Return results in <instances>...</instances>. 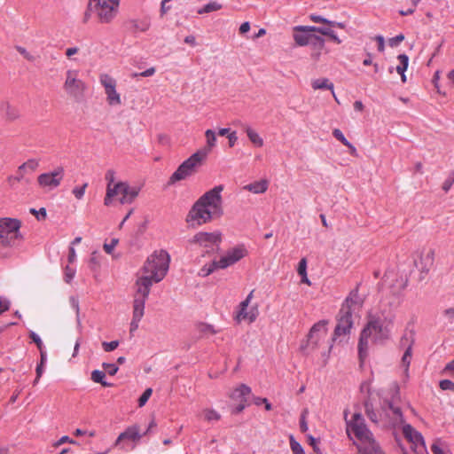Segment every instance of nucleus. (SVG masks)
Instances as JSON below:
<instances>
[{
    "mask_svg": "<svg viewBox=\"0 0 454 454\" xmlns=\"http://www.w3.org/2000/svg\"><path fill=\"white\" fill-rule=\"evenodd\" d=\"M103 367L106 371V372L111 376H114V374H116V372H118V369H119L118 366H116L114 364L104 363Z\"/></svg>",
    "mask_w": 454,
    "mask_h": 454,
    "instance_id": "nucleus-47",
    "label": "nucleus"
},
{
    "mask_svg": "<svg viewBox=\"0 0 454 454\" xmlns=\"http://www.w3.org/2000/svg\"><path fill=\"white\" fill-rule=\"evenodd\" d=\"M66 78L63 83L65 92L73 98H78L83 95L87 87L85 82L79 78V71L69 69L66 72Z\"/></svg>",
    "mask_w": 454,
    "mask_h": 454,
    "instance_id": "nucleus-12",
    "label": "nucleus"
},
{
    "mask_svg": "<svg viewBox=\"0 0 454 454\" xmlns=\"http://www.w3.org/2000/svg\"><path fill=\"white\" fill-rule=\"evenodd\" d=\"M223 185H216L196 200L185 218L190 227L201 226L223 215Z\"/></svg>",
    "mask_w": 454,
    "mask_h": 454,
    "instance_id": "nucleus-2",
    "label": "nucleus"
},
{
    "mask_svg": "<svg viewBox=\"0 0 454 454\" xmlns=\"http://www.w3.org/2000/svg\"><path fill=\"white\" fill-rule=\"evenodd\" d=\"M248 252L244 245L236 246L229 249L219 260L218 267L226 269L247 255Z\"/></svg>",
    "mask_w": 454,
    "mask_h": 454,
    "instance_id": "nucleus-17",
    "label": "nucleus"
},
{
    "mask_svg": "<svg viewBox=\"0 0 454 454\" xmlns=\"http://www.w3.org/2000/svg\"><path fill=\"white\" fill-rule=\"evenodd\" d=\"M87 187H88V184L87 183L83 184L82 186H75L72 190V193L74 194V196L77 200H82V197L84 196V193H85V191H86Z\"/></svg>",
    "mask_w": 454,
    "mask_h": 454,
    "instance_id": "nucleus-35",
    "label": "nucleus"
},
{
    "mask_svg": "<svg viewBox=\"0 0 454 454\" xmlns=\"http://www.w3.org/2000/svg\"><path fill=\"white\" fill-rule=\"evenodd\" d=\"M347 434L350 439L352 434L356 439V445L360 454H384L379 444L376 442L372 432L367 428L364 419L360 413H354L350 420L347 419Z\"/></svg>",
    "mask_w": 454,
    "mask_h": 454,
    "instance_id": "nucleus-4",
    "label": "nucleus"
},
{
    "mask_svg": "<svg viewBox=\"0 0 454 454\" xmlns=\"http://www.w3.org/2000/svg\"><path fill=\"white\" fill-rule=\"evenodd\" d=\"M331 26H328L327 27H314L313 26V28L311 30H314V32H317L323 35H326L328 36L331 32L333 31L330 27Z\"/></svg>",
    "mask_w": 454,
    "mask_h": 454,
    "instance_id": "nucleus-48",
    "label": "nucleus"
},
{
    "mask_svg": "<svg viewBox=\"0 0 454 454\" xmlns=\"http://www.w3.org/2000/svg\"><path fill=\"white\" fill-rule=\"evenodd\" d=\"M140 190V186L129 185L126 182H117L114 185L106 187L104 204L110 206L114 199L121 204H131L138 196Z\"/></svg>",
    "mask_w": 454,
    "mask_h": 454,
    "instance_id": "nucleus-8",
    "label": "nucleus"
},
{
    "mask_svg": "<svg viewBox=\"0 0 454 454\" xmlns=\"http://www.w3.org/2000/svg\"><path fill=\"white\" fill-rule=\"evenodd\" d=\"M197 331L203 335H214L217 333L214 326L206 323H200L196 325Z\"/></svg>",
    "mask_w": 454,
    "mask_h": 454,
    "instance_id": "nucleus-32",
    "label": "nucleus"
},
{
    "mask_svg": "<svg viewBox=\"0 0 454 454\" xmlns=\"http://www.w3.org/2000/svg\"><path fill=\"white\" fill-rule=\"evenodd\" d=\"M6 115L9 120L13 121L19 118L20 114L16 108L8 106Z\"/></svg>",
    "mask_w": 454,
    "mask_h": 454,
    "instance_id": "nucleus-51",
    "label": "nucleus"
},
{
    "mask_svg": "<svg viewBox=\"0 0 454 454\" xmlns=\"http://www.w3.org/2000/svg\"><path fill=\"white\" fill-rule=\"evenodd\" d=\"M431 450L434 454H445L442 449V443L439 439L435 440L431 445Z\"/></svg>",
    "mask_w": 454,
    "mask_h": 454,
    "instance_id": "nucleus-39",
    "label": "nucleus"
},
{
    "mask_svg": "<svg viewBox=\"0 0 454 454\" xmlns=\"http://www.w3.org/2000/svg\"><path fill=\"white\" fill-rule=\"evenodd\" d=\"M397 59L399 61V64L395 67L396 72L401 75L402 82H405L406 76L404 74V72L406 71L409 65V58L405 54H400L397 57Z\"/></svg>",
    "mask_w": 454,
    "mask_h": 454,
    "instance_id": "nucleus-26",
    "label": "nucleus"
},
{
    "mask_svg": "<svg viewBox=\"0 0 454 454\" xmlns=\"http://www.w3.org/2000/svg\"><path fill=\"white\" fill-rule=\"evenodd\" d=\"M327 324L328 322L326 320H321L317 323H316L310 329L307 343L303 347L304 349L308 350H315L317 348L321 346L323 341L327 337Z\"/></svg>",
    "mask_w": 454,
    "mask_h": 454,
    "instance_id": "nucleus-13",
    "label": "nucleus"
},
{
    "mask_svg": "<svg viewBox=\"0 0 454 454\" xmlns=\"http://www.w3.org/2000/svg\"><path fill=\"white\" fill-rule=\"evenodd\" d=\"M375 40H376V41H377V43H378V50H379L380 51H381V52H382V51H384V49H385V41H384L383 36H381V35H377V36L375 37Z\"/></svg>",
    "mask_w": 454,
    "mask_h": 454,
    "instance_id": "nucleus-62",
    "label": "nucleus"
},
{
    "mask_svg": "<svg viewBox=\"0 0 454 454\" xmlns=\"http://www.w3.org/2000/svg\"><path fill=\"white\" fill-rule=\"evenodd\" d=\"M308 439H309V445L312 446L314 451L317 452V454H321L319 452L318 441L311 435H309Z\"/></svg>",
    "mask_w": 454,
    "mask_h": 454,
    "instance_id": "nucleus-57",
    "label": "nucleus"
},
{
    "mask_svg": "<svg viewBox=\"0 0 454 454\" xmlns=\"http://www.w3.org/2000/svg\"><path fill=\"white\" fill-rule=\"evenodd\" d=\"M118 243V239H113L110 243H105L103 246L104 251L108 254H112Z\"/></svg>",
    "mask_w": 454,
    "mask_h": 454,
    "instance_id": "nucleus-37",
    "label": "nucleus"
},
{
    "mask_svg": "<svg viewBox=\"0 0 454 454\" xmlns=\"http://www.w3.org/2000/svg\"><path fill=\"white\" fill-rule=\"evenodd\" d=\"M205 137H206V146L203 149L198 150L197 152H206V158H207V154L211 152V150L216 145V136H215V133L214 130L207 129L205 131Z\"/></svg>",
    "mask_w": 454,
    "mask_h": 454,
    "instance_id": "nucleus-25",
    "label": "nucleus"
},
{
    "mask_svg": "<svg viewBox=\"0 0 454 454\" xmlns=\"http://www.w3.org/2000/svg\"><path fill=\"white\" fill-rule=\"evenodd\" d=\"M65 176L63 167H57L52 171L40 174L36 182L41 190L49 192L57 189L62 183Z\"/></svg>",
    "mask_w": 454,
    "mask_h": 454,
    "instance_id": "nucleus-11",
    "label": "nucleus"
},
{
    "mask_svg": "<svg viewBox=\"0 0 454 454\" xmlns=\"http://www.w3.org/2000/svg\"><path fill=\"white\" fill-rule=\"evenodd\" d=\"M250 393L251 388L248 386L240 384L230 394V398L236 404L234 409L235 413H239L245 409L247 403V396Z\"/></svg>",
    "mask_w": 454,
    "mask_h": 454,
    "instance_id": "nucleus-19",
    "label": "nucleus"
},
{
    "mask_svg": "<svg viewBox=\"0 0 454 454\" xmlns=\"http://www.w3.org/2000/svg\"><path fill=\"white\" fill-rule=\"evenodd\" d=\"M269 187V182L265 179L255 181L244 186V189L254 194L264 193Z\"/></svg>",
    "mask_w": 454,
    "mask_h": 454,
    "instance_id": "nucleus-24",
    "label": "nucleus"
},
{
    "mask_svg": "<svg viewBox=\"0 0 454 454\" xmlns=\"http://www.w3.org/2000/svg\"><path fill=\"white\" fill-rule=\"evenodd\" d=\"M351 326V313L349 310H345V306H342L340 310L338 324L334 330V339L341 335H346L349 332Z\"/></svg>",
    "mask_w": 454,
    "mask_h": 454,
    "instance_id": "nucleus-20",
    "label": "nucleus"
},
{
    "mask_svg": "<svg viewBox=\"0 0 454 454\" xmlns=\"http://www.w3.org/2000/svg\"><path fill=\"white\" fill-rule=\"evenodd\" d=\"M306 411L301 414L300 427L302 432H306L308 430V424L305 420Z\"/></svg>",
    "mask_w": 454,
    "mask_h": 454,
    "instance_id": "nucleus-63",
    "label": "nucleus"
},
{
    "mask_svg": "<svg viewBox=\"0 0 454 454\" xmlns=\"http://www.w3.org/2000/svg\"><path fill=\"white\" fill-rule=\"evenodd\" d=\"M403 40H404L403 35H398L389 39L388 43L391 47H395V46L398 45Z\"/></svg>",
    "mask_w": 454,
    "mask_h": 454,
    "instance_id": "nucleus-56",
    "label": "nucleus"
},
{
    "mask_svg": "<svg viewBox=\"0 0 454 454\" xmlns=\"http://www.w3.org/2000/svg\"><path fill=\"white\" fill-rule=\"evenodd\" d=\"M78 52H79L78 47L67 48L66 50V56L70 59L72 56L77 54Z\"/></svg>",
    "mask_w": 454,
    "mask_h": 454,
    "instance_id": "nucleus-64",
    "label": "nucleus"
},
{
    "mask_svg": "<svg viewBox=\"0 0 454 454\" xmlns=\"http://www.w3.org/2000/svg\"><path fill=\"white\" fill-rule=\"evenodd\" d=\"M392 326V318L371 319L361 333L358 343V350L360 356H362L363 354L365 353V351L367 350L369 339H371L372 341L376 342L378 340H382L388 338Z\"/></svg>",
    "mask_w": 454,
    "mask_h": 454,
    "instance_id": "nucleus-5",
    "label": "nucleus"
},
{
    "mask_svg": "<svg viewBox=\"0 0 454 454\" xmlns=\"http://www.w3.org/2000/svg\"><path fill=\"white\" fill-rule=\"evenodd\" d=\"M216 269H220L218 267V260L217 261H213L211 263L204 265L200 270L199 274H200V276L207 277V276L210 275Z\"/></svg>",
    "mask_w": 454,
    "mask_h": 454,
    "instance_id": "nucleus-33",
    "label": "nucleus"
},
{
    "mask_svg": "<svg viewBox=\"0 0 454 454\" xmlns=\"http://www.w3.org/2000/svg\"><path fill=\"white\" fill-rule=\"evenodd\" d=\"M333 135L337 140H339L344 145H348V141L346 139L343 133L339 129H333Z\"/></svg>",
    "mask_w": 454,
    "mask_h": 454,
    "instance_id": "nucleus-49",
    "label": "nucleus"
},
{
    "mask_svg": "<svg viewBox=\"0 0 454 454\" xmlns=\"http://www.w3.org/2000/svg\"><path fill=\"white\" fill-rule=\"evenodd\" d=\"M221 242L222 234L219 231H200L188 240L190 245L197 246L205 254L217 251Z\"/></svg>",
    "mask_w": 454,
    "mask_h": 454,
    "instance_id": "nucleus-10",
    "label": "nucleus"
},
{
    "mask_svg": "<svg viewBox=\"0 0 454 454\" xmlns=\"http://www.w3.org/2000/svg\"><path fill=\"white\" fill-rule=\"evenodd\" d=\"M206 160V152H196L185 160L172 174L169 183L174 184L194 175Z\"/></svg>",
    "mask_w": 454,
    "mask_h": 454,
    "instance_id": "nucleus-9",
    "label": "nucleus"
},
{
    "mask_svg": "<svg viewBox=\"0 0 454 454\" xmlns=\"http://www.w3.org/2000/svg\"><path fill=\"white\" fill-rule=\"evenodd\" d=\"M439 386L442 390H450L454 392V382L450 380H441Z\"/></svg>",
    "mask_w": 454,
    "mask_h": 454,
    "instance_id": "nucleus-43",
    "label": "nucleus"
},
{
    "mask_svg": "<svg viewBox=\"0 0 454 454\" xmlns=\"http://www.w3.org/2000/svg\"><path fill=\"white\" fill-rule=\"evenodd\" d=\"M10 303L8 301L0 297V314L9 309Z\"/></svg>",
    "mask_w": 454,
    "mask_h": 454,
    "instance_id": "nucleus-61",
    "label": "nucleus"
},
{
    "mask_svg": "<svg viewBox=\"0 0 454 454\" xmlns=\"http://www.w3.org/2000/svg\"><path fill=\"white\" fill-rule=\"evenodd\" d=\"M21 223L18 219L4 217L0 219V253L4 248L20 246L23 241L20 233Z\"/></svg>",
    "mask_w": 454,
    "mask_h": 454,
    "instance_id": "nucleus-7",
    "label": "nucleus"
},
{
    "mask_svg": "<svg viewBox=\"0 0 454 454\" xmlns=\"http://www.w3.org/2000/svg\"><path fill=\"white\" fill-rule=\"evenodd\" d=\"M434 262V251L433 249H422L414 260L415 267L421 274H427Z\"/></svg>",
    "mask_w": 454,
    "mask_h": 454,
    "instance_id": "nucleus-18",
    "label": "nucleus"
},
{
    "mask_svg": "<svg viewBox=\"0 0 454 454\" xmlns=\"http://www.w3.org/2000/svg\"><path fill=\"white\" fill-rule=\"evenodd\" d=\"M311 87L313 90H333V83L327 78H319L311 81Z\"/></svg>",
    "mask_w": 454,
    "mask_h": 454,
    "instance_id": "nucleus-28",
    "label": "nucleus"
},
{
    "mask_svg": "<svg viewBox=\"0 0 454 454\" xmlns=\"http://www.w3.org/2000/svg\"><path fill=\"white\" fill-rule=\"evenodd\" d=\"M70 443V444H76V441L73 440L72 438H70L69 436L67 435H64L62 436L59 440H58L57 442H55L52 446L54 448H58L59 447L60 445L64 444V443Z\"/></svg>",
    "mask_w": 454,
    "mask_h": 454,
    "instance_id": "nucleus-41",
    "label": "nucleus"
},
{
    "mask_svg": "<svg viewBox=\"0 0 454 454\" xmlns=\"http://www.w3.org/2000/svg\"><path fill=\"white\" fill-rule=\"evenodd\" d=\"M75 276V269L70 266H67L64 271V279L67 283H70Z\"/></svg>",
    "mask_w": 454,
    "mask_h": 454,
    "instance_id": "nucleus-36",
    "label": "nucleus"
},
{
    "mask_svg": "<svg viewBox=\"0 0 454 454\" xmlns=\"http://www.w3.org/2000/svg\"><path fill=\"white\" fill-rule=\"evenodd\" d=\"M222 7L223 6L221 4H219L215 1H212V2H209L208 4H207L206 5H204L202 8L199 9L198 13L204 14V13L216 12V11L221 10Z\"/></svg>",
    "mask_w": 454,
    "mask_h": 454,
    "instance_id": "nucleus-30",
    "label": "nucleus"
},
{
    "mask_svg": "<svg viewBox=\"0 0 454 454\" xmlns=\"http://www.w3.org/2000/svg\"><path fill=\"white\" fill-rule=\"evenodd\" d=\"M155 72H156V70L154 67H150V68L145 70L144 72L140 73L139 74H135L133 76L140 75L143 77H149V76L153 75L155 74Z\"/></svg>",
    "mask_w": 454,
    "mask_h": 454,
    "instance_id": "nucleus-59",
    "label": "nucleus"
},
{
    "mask_svg": "<svg viewBox=\"0 0 454 454\" xmlns=\"http://www.w3.org/2000/svg\"><path fill=\"white\" fill-rule=\"evenodd\" d=\"M20 167V171L26 172H34L39 167V160L36 159H30L24 162Z\"/></svg>",
    "mask_w": 454,
    "mask_h": 454,
    "instance_id": "nucleus-31",
    "label": "nucleus"
},
{
    "mask_svg": "<svg viewBox=\"0 0 454 454\" xmlns=\"http://www.w3.org/2000/svg\"><path fill=\"white\" fill-rule=\"evenodd\" d=\"M140 438L141 434L139 427L137 425H133L129 427L123 433L120 434L116 440V444L125 439L138 441Z\"/></svg>",
    "mask_w": 454,
    "mask_h": 454,
    "instance_id": "nucleus-23",
    "label": "nucleus"
},
{
    "mask_svg": "<svg viewBox=\"0 0 454 454\" xmlns=\"http://www.w3.org/2000/svg\"><path fill=\"white\" fill-rule=\"evenodd\" d=\"M250 27H251L250 23L248 21H245L240 25V27L239 28V32L240 35H244L250 30Z\"/></svg>",
    "mask_w": 454,
    "mask_h": 454,
    "instance_id": "nucleus-60",
    "label": "nucleus"
},
{
    "mask_svg": "<svg viewBox=\"0 0 454 454\" xmlns=\"http://www.w3.org/2000/svg\"><path fill=\"white\" fill-rule=\"evenodd\" d=\"M290 446L294 454H304L303 449L301 446V444L295 442L293 438H291Z\"/></svg>",
    "mask_w": 454,
    "mask_h": 454,
    "instance_id": "nucleus-45",
    "label": "nucleus"
},
{
    "mask_svg": "<svg viewBox=\"0 0 454 454\" xmlns=\"http://www.w3.org/2000/svg\"><path fill=\"white\" fill-rule=\"evenodd\" d=\"M363 304V300L360 297L358 291H352L349 295L347 297L345 303L342 306H345V310H349L350 313L358 309Z\"/></svg>",
    "mask_w": 454,
    "mask_h": 454,
    "instance_id": "nucleus-22",
    "label": "nucleus"
},
{
    "mask_svg": "<svg viewBox=\"0 0 454 454\" xmlns=\"http://www.w3.org/2000/svg\"><path fill=\"white\" fill-rule=\"evenodd\" d=\"M170 256L168 252L159 250L149 255L137 273L133 297V312L130 331L138 328L139 322L145 315V305L153 283L160 282L169 268Z\"/></svg>",
    "mask_w": 454,
    "mask_h": 454,
    "instance_id": "nucleus-1",
    "label": "nucleus"
},
{
    "mask_svg": "<svg viewBox=\"0 0 454 454\" xmlns=\"http://www.w3.org/2000/svg\"><path fill=\"white\" fill-rule=\"evenodd\" d=\"M227 138H228L229 146L233 147L238 141V136H237L236 131H232L230 134H228Z\"/></svg>",
    "mask_w": 454,
    "mask_h": 454,
    "instance_id": "nucleus-55",
    "label": "nucleus"
},
{
    "mask_svg": "<svg viewBox=\"0 0 454 454\" xmlns=\"http://www.w3.org/2000/svg\"><path fill=\"white\" fill-rule=\"evenodd\" d=\"M30 212L36 217L37 220H44L47 215L46 209L44 207H41L38 211L35 208H31Z\"/></svg>",
    "mask_w": 454,
    "mask_h": 454,
    "instance_id": "nucleus-44",
    "label": "nucleus"
},
{
    "mask_svg": "<svg viewBox=\"0 0 454 454\" xmlns=\"http://www.w3.org/2000/svg\"><path fill=\"white\" fill-rule=\"evenodd\" d=\"M29 337L32 339V340L36 344V347L40 351H42V348H43V341L41 338L34 332H30Z\"/></svg>",
    "mask_w": 454,
    "mask_h": 454,
    "instance_id": "nucleus-52",
    "label": "nucleus"
},
{
    "mask_svg": "<svg viewBox=\"0 0 454 454\" xmlns=\"http://www.w3.org/2000/svg\"><path fill=\"white\" fill-rule=\"evenodd\" d=\"M152 393H153L152 388H147L145 390V392L142 394V395L138 399V406L139 407H143L146 403V402L152 395Z\"/></svg>",
    "mask_w": 454,
    "mask_h": 454,
    "instance_id": "nucleus-38",
    "label": "nucleus"
},
{
    "mask_svg": "<svg viewBox=\"0 0 454 454\" xmlns=\"http://www.w3.org/2000/svg\"><path fill=\"white\" fill-rule=\"evenodd\" d=\"M313 26H297L294 27L293 37L294 42L299 46H305L314 42L324 43V40L314 35Z\"/></svg>",
    "mask_w": 454,
    "mask_h": 454,
    "instance_id": "nucleus-15",
    "label": "nucleus"
},
{
    "mask_svg": "<svg viewBox=\"0 0 454 454\" xmlns=\"http://www.w3.org/2000/svg\"><path fill=\"white\" fill-rule=\"evenodd\" d=\"M120 0H89L88 10L84 14L83 22L90 20V12L94 13L99 24H111L117 17Z\"/></svg>",
    "mask_w": 454,
    "mask_h": 454,
    "instance_id": "nucleus-6",
    "label": "nucleus"
},
{
    "mask_svg": "<svg viewBox=\"0 0 454 454\" xmlns=\"http://www.w3.org/2000/svg\"><path fill=\"white\" fill-rule=\"evenodd\" d=\"M200 416L203 418V419L208 423L218 421L221 419V415L218 411H216L214 409H204L200 412Z\"/></svg>",
    "mask_w": 454,
    "mask_h": 454,
    "instance_id": "nucleus-29",
    "label": "nucleus"
},
{
    "mask_svg": "<svg viewBox=\"0 0 454 454\" xmlns=\"http://www.w3.org/2000/svg\"><path fill=\"white\" fill-rule=\"evenodd\" d=\"M74 436H82V435H89L90 437H95L96 436V431L95 430H91V431H86V430H82V429H80V428H77L74 431Z\"/></svg>",
    "mask_w": 454,
    "mask_h": 454,
    "instance_id": "nucleus-46",
    "label": "nucleus"
},
{
    "mask_svg": "<svg viewBox=\"0 0 454 454\" xmlns=\"http://www.w3.org/2000/svg\"><path fill=\"white\" fill-rule=\"evenodd\" d=\"M245 132L248 137V139L250 140V142L254 145V146H257V147H262L264 144L263 142V139L262 138V137L256 132V130H254V129H252L251 127L249 126H246L245 127Z\"/></svg>",
    "mask_w": 454,
    "mask_h": 454,
    "instance_id": "nucleus-27",
    "label": "nucleus"
},
{
    "mask_svg": "<svg viewBox=\"0 0 454 454\" xmlns=\"http://www.w3.org/2000/svg\"><path fill=\"white\" fill-rule=\"evenodd\" d=\"M106 374L104 372L99 370H95L91 372V380L96 383H100L104 387L110 386L107 382L104 381Z\"/></svg>",
    "mask_w": 454,
    "mask_h": 454,
    "instance_id": "nucleus-34",
    "label": "nucleus"
},
{
    "mask_svg": "<svg viewBox=\"0 0 454 454\" xmlns=\"http://www.w3.org/2000/svg\"><path fill=\"white\" fill-rule=\"evenodd\" d=\"M392 400H384L379 410L374 411L368 403L365 404V412L372 422L387 428H395L403 423V417L397 404L399 400V388L394 389Z\"/></svg>",
    "mask_w": 454,
    "mask_h": 454,
    "instance_id": "nucleus-3",
    "label": "nucleus"
},
{
    "mask_svg": "<svg viewBox=\"0 0 454 454\" xmlns=\"http://www.w3.org/2000/svg\"><path fill=\"white\" fill-rule=\"evenodd\" d=\"M412 336L411 333H410V336L408 334H405L402 340L401 343L403 346H407L406 350L402 357V365L404 367V372H407L411 360V346H412Z\"/></svg>",
    "mask_w": 454,
    "mask_h": 454,
    "instance_id": "nucleus-21",
    "label": "nucleus"
},
{
    "mask_svg": "<svg viewBox=\"0 0 454 454\" xmlns=\"http://www.w3.org/2000/svg\"><path fill=\"white\" fill-rule=\"evenodd\" d=\"M309 20L313 22L322 23V24L328 25V26L333 24V21L328 20H326L319 15H316V14L309 15Z\"/></svg>",
    "mask_w": 454,
    "mask_h": 454,
    "instance_id": "nucleus-42",
    "label": "nucleus"
},
{
    "mask_svg": "<svg viewBox=\"0 0 454 454\" xmlns=\"http://www.w3.org/2000/svg\"><path fill=\"white\" fill-rule=\"evenodd\" d=\"M100 84L103 86L106 97V103L110 106H118L121 105V94L117 91V82L107 74H102L99 76Z\"/></svg>",
    "mask_w": 454,
    "mask_h": 454,
    "instance_id": "nucleus-14",
    "label": "nucleus"
},
{
    "mask_svg": "<svg viewBox=\"0 0 454 454\" xmlns=\"http://www.w3.org/2000/svg\"><path fill=\"white\" fill-rule=\"evenodd\" d=\"M442 372L446 373V374H450V375H453L454 374V359L451 360L450 362H449L445 365Z\"/></svg>",
    "mask_w": 454,
    "mask_h": 454,
    "instance_id": "nucleus-58",
    "label": "nucleus"
},
{
    "mask_svg": "<svg viewBox=\"0 0 454 454\" xmlns=\"http://www.w3.org/2000/svg\"><path fill=\"white\" fill-rule=\"evenodd\" d=\"M114 178H115V172L114 170H108L106 173V179L108 182L107 186L114 185L116 184L114 182Z\"/></svg>",
    "mask_w": 454,
    "mask_h": 454,
    "instance_id": "nucleus-54",
    "label": "nucleus"
},
{
    "mask_svg": "<svg viewBox=\"0 0 454 454\" xmlns=\"http://www.w3.org/2000/svg\"><path fill=\"white\" fill-rule=\"evenodd\" d=\"M253 296H254V290H252L248 294L247 298L243 301L240 302V304L239 306V310L237 311V314L235 317V318L238 322H240L242 320H247L249 323H252L257 318V317L259 315L258 306L255 304V305L248 308L249 304L251 302V300L253 299Z\"/></svg>",
    "mask_w": 454,
    "mask_h": 454,
    "instance_id": "nucleus-16",
    "label": "nucleus"
},
{
    "mask_svg": "<svg viewBox=\"0 0 454 454\" xmlns=\"http://www.w3.org/2000/svg\"><path fill=\"white\" fill-rule=\"evenodd\" d=\"M17 51L27 60H28V61H34L35 60V57L30 52H28L24 47L19 46V47H17Z\"/></svg>",
    "mask_w": 454,
    "mask_h": 454,
    "instance_id": "nucleus-50",
    "label": "nucleus"
},
{
    "mask_svg": "<svg viewBox=\"0 0 454 454\" xmlns=\"http://www.w3.org/2000/svg\"><path fill=\"white\" fill-rule=\"evenodd\" d=\"M118 346H119L118 340H113L110 342H106V341L102 342V348H103L104 351H106V352H111V351L116 349L118 348Z\"/></svg>",
    "mask_w": 454,
    "mask_h": 454,
    "instance_id": "nucleus-40",
    "label": "nucleus"
},
{
    "mask_svg": "<svg viewBox=\"0 0 454 454\" xmlns=\"http://www.w3.org/2000/svg\"><path fill=\"white\" fill-rule=\"evenodd\" d=\"M306 270H307V262H306V259L302 258L299 262V264H298V269H297L298 274L300 276L306 275L307 274Z\"/></svg>",
    "mask_w": 454,
    "mask_h": 454,
    "instance_id": "nucleus-53",
    "label": "nucleus"
}]
</instances>
